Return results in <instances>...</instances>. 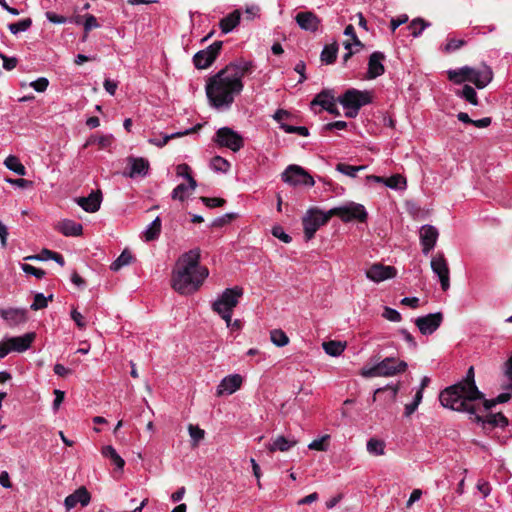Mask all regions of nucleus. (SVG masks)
Here are the masks:
<instances>
[{
	"label": "nucleus",
	"mask_w": 512,
	"mask_h": 512,
	"mask_svg": "<svg viewBox=\"0 0 512 512\" xmlns=\"http://www.w3.org/2000/svg\"><path fill=\"white\" fill-rule=\"evenodd\" d=\"M211 167L215 171L226 172L230 167V163L221 156H215L211 160Z\"/></svg>",
	"instance_id": "obj_50"
},
{
	"label": "nucleus",
	"mask_w": 512,
	"mask_h": 512,
	"mask_svg": "<svg viewBox=\"0 0 512 512\" xmlns=\"http://www.w3.org/2000/svg\"><path fill=\"white\" fill-rule=\"evenodd\" d=\"M477 405L480 407L479 404ZM479 412H481V408H479V410L473 414L475 416V421L477 423H482L484 426L489 425L491 427H506L509 423L508 419L501 412L496 414H488L486 417L481 416Z\"/></svg>",
	"instance_id": "obj_25"
},
{
	"label": "nucleus",
	"mask_w": 512,
	"mask_h": 512,
	"mask_svg": "<svg viewBox=\"0 0 512 512\" xmlns=\"http://www.w3.org/2000/svg\"><path fill=\"white\" fill-rule=\"evenodd\" d=\"M270 339L277 347L286 346L289 343V338L286 333L281 329H274L270 332Z\"/></svg>",
	"instance_id": "obj_38"
},
{
	"label": "nucleus",
	"mask_w": 512,
	"mask_h": 512,
	"mask_svg": "<svg viewBox=\"0 0 512 512\" xmlns=\"http://www.w3.org/2000/svg\"><path fill=\"white\" fill-rule=\"evenodd\" d=\"M201 128H202V124H196L194 127L189 128L183 132H177V133H172V134L160 133L159 137L154 136V137L150 138L149 143L152 145L158 146V147H163L168 143L169 140L196 133Z\"/></svg>",
	"instance_id": "obj_23"
},
{
	"label": "nucleus",
	"mask_w": 512,
	"mask_h": 512,
	"mask_svg": "<svg viewBox=\"0 0 512 512\" xmlns=\"http://www.w3.org/2000/svg\"><path fill=\"white\" fill-rule=\"evenodd\" d=\"M295 440H289L284 436H277L272 443L268 444L267 449L269 452L273 453L275 451L285 452L288 451L291 447L296 445Z\"/></svg>",
	"instance_id": "obj_30"
},
{
	"label": "nucleus",
	"mask_w": 512,
	"mask_h": 512,
	"mask_svg": "<svg viewBox=\"0 0 512 512\" xmlns=\"http://www.w3.org/2000/svg\"><path fill=\"white\" fill-rule=\"evenodd\" d=\"M243 295V289L239 286L227 288L221 296L212 304V310L216 313L233 311L238 305L239 298Z\"/></svg>",
	"instance_id": "obj_10"
},
{
	"label": "nucleus",
	"mask_w": 512,
	"mask_h": 512,
	"mask_svg": "<svg viewBox=\"0 0 512 512\" xmlns=\"http://www.w3.org/2000/svg\"><path fill=\"white\" fill-rule=\"evenodd\" d=\"M21 268L26 274L33 275L38 279H42L46 274L44 270L36 268L30 264H22Z\"/></svg>",
	"instance_id": "obj_57"
},
{
	"label": "nucleus",
	"mask_w": 512,
	"mask_h": 512,
	"mask_svg": "<svg viewBox=\"0 0 512 512\" xmlns=\"http://www.w3.org/2000/svg\"><path fill=\"white\" fill-rule=\"evenodd\" d=\"M474 377V367L471 366L461 381L440 392L441 405L454 411L475 414L479 410L476 401L483 398V393L478 389Z\"/></svg>",
	"instance_id": "obj_2"
},
{
	"label": "nucleus",
	"mask_w": 512,
	"mask_h": 512,
	"mask_svg": "<svg viewBox=\"0 0 512 512\" xmlns=\"http://www.w3.org/2000/svg\"><path fill=\"white\" fill-rule=\"evenodd\" d=\"M242 384V377L239 374H233L226 376L217 387L216 394L217 396H222L223 394H233L236 392Z\"/></svg>",
	"instance_id": "obj_22"
},
{
	"label": "nucleus",
	"mask_w": 512,
	"mask_h": 512,
	"mask_svg": "<svg viewBox=\"0 0 512 512\" xmlns=\"http://www.w3.org/2000/svg\"><path fill=\"white\" fill-rule=\"evenodd\" d=\"M465 43L466 42L463 39L450 38L448 39L446 45L444 46L443 51L445 53H451L453 51L460 49L462 46L465 45Z\"/></svg>",
	"instance_id": "obj_55"
},
{
	"label": "nucleus",
	"mask_w": 512,
	"mask_h": 512,
	"mask_svg": "<svg viewBox=\"0 0 512 512\" xmlns=\"http://www.w3.org/2000/svg\"><path fill=\"white\" fill-rule=\"evenodd\" d=\"M112 142L111 136H101V137H90L84 147L97 143L100 148L108 147Z\"/></svg>",
	"instance_id": "obj_52"
},
{
	"label": "nucleus",
	"mask_w": 512,
	"mask_h": 512,
	"mask_svg": "<svg viewBox=\"0 0 512 512\" xmlns=\"http://www.w3.org/2000/svg\"><path fill=\"white\" fill-rule=\"evenodd\" d=\"M366 166H353L346 163H338L336 165V170L344 175L350 176V177H356V173L360 170L365 169Z\"/></svg>",
	"instance_id": "obj_42"
},
{
	"label": "nucleus",
	"mask_w": 512,
	"mask_h": 512,
	"mask_svg": "<svg viewBox=\"0 0 512 512\" xmlns=\"http://www.w3.org/2000/svg\"><path fill=\"white\" fill-rule=\"evenodd\" d=\"M200 257V249L194 248L178 258L171 276V286L176 292L190 295L202 286L209 275V270L200 265Z\"/></svg>",
	"instance_id": "obj_1"
},
{
	"label": "nucleus",
	"mask_w": 512,
	"mask_h": 512,
	"mask_svg": "<svg viewBox=\"0 0 512 512\" xmlns=\"http://www.w3.org/2000/svg\"><path fill=\"white\" fill-rule=\"evenodd\" d=\"M49 85V81L45 77H40L31 83V86L37 92H44Z\"/></svg>",
	"instance_id": "obj_64"
},
{
	"label": "nucleus",
	"mask_w": 512,
	"mask_h": 512,
	"mask_svg": "<svg viewBox=\"0 0 512 512\" xmlns=\"http://www.w3.org/2000/svg\"><path fill=\"white\" fill-rule=\"evenodd\" d=\"M84 31L87 34L90 30L99 27V24L97 22V19L92 14H87L85 16V22H84Z\"/></svg>",
	"instance_id": "obj_63"
},
{
	"label": "nucleus",
	"mask_w": 512,
	"mask_h": 512,
	"mask_svg": "<svg viewBox=\"0 0 512 512\" xmlns=\"http://www.w3.org/2000/svg\"><path fill=\"white\" fill-rule=\"evenodd\" d=\"M162 223L159 217L153 220L149 227L144 231L143 237L145 241L150 242L158 239L161 233Z\"/></svg>",
	"instance_id": "obj_31"
},
{
	"label": "nucleus",
	"mask_w": 512,
	"mask_h": 512,
	"mask_svg": "<svg viewBox=\"0 0 512 512\" xmlns=\"http://www.w3.org/2000/svg\"><path fill=\"white\" fill-rule=\"evenodd\" d=\"M272 235L284 243H290L292 241L291 236L284 232L281 226H275L272 229Z\"/></svg>",
	"instance_id": "obj_60"
},
{
	"label": "nucleus",
	"mask_w": 512,
	"mask_h": 512,
	"mask_svg": "<svg viewBox=\"0 0 512 512\" xmlns=\"http://www.w3.org/2000/svg\"><path fill=\"white\" fill-rule=\"evenodd\" d=\"M55 255V252L49 249L44 248L40 254L31 255L25 258V260H49Z\"/></svg>",
	"instance_id": "obj_59"
},
{
	"label": "nucleus",
	"mask_w": 512,
	"mask_h": 512,
	"mask_svg": "<svg viewBox=\"0 0 512 512\" xmlns=\"http://www.w3.org/2000/svg\"><path fill=\"white\" fill-rule=\"evenodd\" d=\"M36 338L34 332L26 333L22 336L6 338L7 344H9L11 352H24L28 350Z\"/></svg>",
	"instance_id": "obj_20"
},
{
	"label": "nucleus",
	"mask_w": 512,
	"mask_h": 512,
	"mask_svg": "<svg viewBox=\"0 0 512 512\" xmlns=\"http://www.w3.org/2000/svg\"><path fill=\"white\" fill-rule=\"evenodd\" d=\"M53 300V295H49L48 297H45L42 293H37L34 296V301L31 304L30 308L34 311L46 308L48 305V301Z\"/></svg>",
	"instance_id": "obj_44"
},
{
	"label": "nucleus",
	"mask_w": 512,
	"mask_h": 512,
	"mask_svg": "<svg viewBox=\"0 0 512 512\" xmlns=\"http://www.w3.org/2000/svg\"><path fill=\"white\" fill-rule=\"evenodd\" d=\"M439 233L432 225H424L420 229V242L423 247L422 251L427 255L436 245Z\"/></svg>",
	"instance_id": "obj_17"
},
{
	"label": "nucleus",
	"mask_w": 512,
	"mask_h": 512,
	"mask_svg": "<svg viewBox=\"0 0 512 512\" xmlns=\"http://www.w3.org/2000/svg\"><path fill=\"white\" fill-rule=\"evenodd\" d=\"M188 190V186L184 183L177 185L172 191V199L184 201L186 199V192Z\"/></svg>",
	"instance_id": "obj_56"
},
{
	"label": "nucleus",
	"mask_w": 512,
	"mask_h": 512,
	"mask_svg": "<svg viewBox=\"0 0 512 512\" xmlns=\"http://www.w3.org/2000/svg\"><path fill=\"white\" fill-rule=\"evenodd\" d=\"M280 128L289 134H299L301 136L307 137L309 135L308 128L304 126H292L289 124L281 123Z\"/></svg>",
	"instance_id": "obj_48"
},
{
	"label": "nucleus",
	"mask_w": 512,
	"mask_h": 512,
	"mask_svg": "<svg viewBox=\"0 0 512 512\" xmlns=\"http://www.w3.org/2000/svg\"><path fill=\"white\" fill-rule=\"evenodd\" d=\"M57 230L65 236H80L83 233V226L73 220L64 219L57 224Z\"/></svg>",
	"instance_id": "obj_29"
},
{
	"label": "nucleus",
	"mask_w": 512,
	"mask_h": 512,
	"mask_svg": "<svg viewBox=\"0 0 512 512\" xmlns=\"http://www.w3.org/2000/svg\"><path fill=\"white\" fill-rule=\"evenodd\" d=\"M255 69L256 65L252 61H248L243 58H240L223 68V70L226 71L232 79H237L239 81H242L243 77L252 74Z\"/></svg>",
	"instance_id": "obj_13"
},
{
	"label": "nucleus",
	"mask_w": 512,
	"mask_h": 512,
	"mask_svg": "<svg viewBox=\"0 0 512 512\" xmlns=\"http://www.w3.org/2000/svg\"><path fill=\"white\" fill-rule=\"evenodd\" d=\"M398 390V386H387L383 388H378L374 392L373 400L375 401L376 398L379 397L381 394L387 393L388 400L390 402H394L398 394Z\"/></svg>",
	"instance_id": "obj_43"
},
{
	"label": "nucleus",
	"mask_w": 512,
	"mask_h": 512,
	"mask_svg": "<svg viewBox=\"0 0 512 512\" xmlns=\"http://www.w3.org/2000/svg\"><path fill=\"white\" fill-rule=\"evenodd\" d=\"M385 59V55L382 52H373L368 61L367 78L375 79L384 74L385 68L382 61Z\"/></svg>",
	"instance_id": "obj_21"
},
{
	"label": "nucleus",
	"mask_w": 512,
	"mask_h": 512,
	"mask_svg": "<svg viewBox=\"0 0 512 512\" xmlns=\"http://www.w3.org/2000/svg\"><path fill=\"white\" fill-rule=\"evenodd\" d=\"M441 312L431 313L415 319V325L423 335L433 334L443 322Z\"/></svg>",
	"instance_id": "obj_14"
},
{
	"label": "nucleus",
	"mask_w": 512,
	"mask_h": 512,
	"mask_svg": "<svg viewBox=\"0 0 512 512\" xmlns=\"http://www.w3.org/2000/svg\"><path fill=\"white\" fill-rule=\"evenodd\" d=\"M447 76L455 84L468 81L472 82L478 89H483L492 81L493 72L488 66H484L482 69L464 66L458 70L447 71Z\"/></svg>",
	"instance_id": "obj_4"
},
{
	"label": "nucleus",
	"mask_w": 512,
	"mask_h": 512,
	"mask_svg": "<svg viewBox=\"0 0 512 512\" xmlns=\"http://www.w3.org/2000/svg\"><path fill=\"white\" fill-rule=\"evenodd\" d=\"M456 94L461 96L472 105H478V97L475 89L470 85H464L461 91H457Z\"/></svg>",
	"instance_id": "obj_39"
},
{
	"label": "nucleus",
	"mask_w": 512,
	"mask_h": 512,
	"mask_svg": "<svg viewBox=\"0 0 512 512\" xmlns=\"http://www.w3.org/2000/svg\"><path fill=\"white\" fill-rule=\"evenodd\" d=\"M75 201L84 211L94 213L100 209L102 192L100 190L92 191L87 197H78Z\"/></svg>",
	"instance_id": "obj_19"
},
{
	"label": "nucleus",
	"mask_w": 512,
	"mask_h": 512,
	"mask_svg": "<svg viewBox=\"0 0 512 512\" xmlns=\"http://www.w3.org/2000/svg\"><path fill=\"white\" fill-rule=\"evenodd\" d=\"M407 367L408 365L405 361H400L394 357H386L373 367L362 370V375L364 377L394 376L405 372Z\"/></svg>",
	"instance_id": "obj_5"
},
{
	"label": "nucleus",
	"mask_w": 512,
	"mask_h": 512,
	"mask_svg": "<svg viewBox=\"0 0 512 512\" xmlns=\"http://www.w3.org/2000/svg\"><path fill=\"white\" fill-rule=\"evenodd\" d=\"M476 404L480 405L481 411H488L492 409L494 406H496L498 403L496 402V399H485V395L483 394V398H479L476 401Z\"/></svg>",
	"instance_id": "obj_62"
},
{
	"label": "nucleus",
	"mask_w": 512,
	"mask_h": 512,
	"mask_svg": "<svg viewBox=\"0 0 512 512\" xmlns=\"http://www.w3.org/2000/svg\"><path fill=\"white\" fill-rule=\"evenodd\" d=\"M329 216H337L343 222L357 220L363 223L367 221L368 213L362 204L350 202L348 205L330 209Z\"/></svg>",
	"instance_id": "obj_7"
},
{
	"label": "nucleus",
	"mask_w": 512,
	"mask_h": 512,
	"mask_svg": "<svg viewBox=\"0 0 512 512\" xmlns=\"http://www.w3.org/2000/svg\"><path fill=\"white\" fill-rule=\"evenodd\" d=\"M322 347L324 351L330 356H339L343 353L346 347L345 342L330 340L323 342Z\"/></svg>",
	"instance_id": "obj_34"
},
{
	"label": "nucleus",
	"mask_w": 512,
	"mask_h": 512,
	"mask_svg": "<svg viewBox=\"0 0 512 512\" xmlns=\"http://www.w3.org/2000/svg\"><path fill=\"white\" fill-rule=\"evenodd\" d=\"M32 25V19L31 18H25L22 19L16 23H11L8 25V28L11 33L17 34L22 31L28 30Z\"/></svg>",
	"instance_id": "obj_45"
},
{
	"label": "nucleus",
	"mask_w": 512,
	"mask_h": 512,
	"mask_svg": "<svg viewBox=\"0 0 512 512\" xmlns=\"http://www.w3.org/2000/svg\"><path fill=\"white\" fill-rule=\"evenodd\" d=\"M237 217H238V214H236V213H226L223 216L216 218L212 222V226L213 227H223V226L229 224L230 222H232L233 220H235Z\"/></svg>",
	"instance_id": "obj_54"
},
{
	"label": "nucleus",
	"mask_w": 512,
	"mask_h": 512,
	"mask_svg": "<svg viewBox=\"0 0 512 512\" xmlns=\"http://www.w3.org/2000/svg\"><path fill=\"white\" fill-rule=\"evenodd\" d=\"M431 269L439 277L442 290L447 291L450 287V270L443 254L432 258Z\"/></svg>",
	"instance_id": "obj_15"
},
{
	"label": "nucleus",
	"mask_w": 512,
	"mask_h": 512,
	"mask_svg": "<svg viewBox=\"0 0 512 512\" xmlns=\"http://www.w3.org/2000/svg\"><path fill=\"white\" fill-rule=\"evenodd\" d=\"M133 256L128 250H124L119 257L111 264L110 268L113 271L120 270L123 266L132 262Z\"/></svg>",
	"instance_id": "obj_37"
},
{
	"label": "nucleus",
	"mask_w": 512,
	"mask_h": 512,
	"mask_svg": "<svg viewBox=\"0 0 512 512\" xmlns=\"http://www.w3.org/2000/svg\"><path fill=\"white\" fill-rule=\"evenodd\" d=\"M281 179L290 186H313L315 184L313 177L304 168L296 164L289 165L281 174Z\"/></svg>",
	"instance_id": "obj_8"
},
{
	"label": "nucleus",
	"mask_w": 512,
	"mask_h": 512,
	"mask_svg": "<svg viewBox=\"0 0 512 512\" xmlns=\"http://www.w3.org/2000/svg\"><path fill=\"white\" fill-rule=\"evenodd\" d=\"M240 20L241 13L238 9H236L219 21V28L223 34L230 33L239 25Z\"/></svg>",
	"instance_id": "obj_28"
},
{
	"label": "nucleus",
	"mask_w": 512,
	"mask_h": 512,
	"mask_svg": "<svg viewBox=\"0 0 512 512\" xmlns=\"http://www.w3.org/2000/svg\"><path fill=\"white\" fill-rule=\"evenodd\" d=\"M102 455L109 458L112 463L120 470L125 466L124 459L116 452L115 448L111 445L104 446L102 448Z\"/></svg>",
	"instance_id": "obj_32"
},
{
	"label": "nucleus",
	"mask_w": 512,
	"mask_h": 512,
	"mask_svg": "<svg viewBox=\"0 0 512 512\" xmlns=\"http://www.w3.org/2000/svg\"><path fill=\"white\" fill-rule=\"evenodd\" d=\"M243 82L232 79L223 69L208 78L206 83V96L211 106L219 109L230 107L235 96L243 90Z\"/></svg>",
	"instance_id": "obj_3"
},
{
	"label": "nucleus",
	"mask_w": 512,
	"mask_h": 512,
	"mask_svg": "<svg viewBox=\"0 0 512 512\" xmlns=\"http://www.w3.org/2000/svg\"><path fill=\"white\" fill-rule=\"evenodd\" d=\"M91 495L85 487L78 488L74 493L65 498L64 504L67 510L74 508L77 503L87 506L90 502Z\"/></svg>",
	"instance_id": "obj_24"
},
{
	"label": "nucleus",
	"mask_w": 512,
	"mask_h": 512,
	"mask_svg": "<svg viewBox=\"0 0 512 512\" xmlns=\"http://www.w3.org/2000/svg\"><path fill=\"white\" fill-rule=\"evenodd\" d=\"M200 200L203 202V204L208 208H216V207H222L226 200L219 197H200Z\"/></svg>",
	"instance_id": "obj_53"
},
{
	"label": "nucleus",
	"mask_w": 512,
	"mask_h": 512,
	"mask_svg": "<svg viewBox=\"0 0 512 512\" xmlns=\"http://www.w3.org/2000/svg\"><path fill=\"white\" fill-rule=\"evenodd\" d=\"M338 44L336 42L325 45L321 52V61L325 64H333L337 59Z\"/></svg>",
	"instance_id": "obj_33"
},
{
	"label": "nucleus",
	"mask_w": 512,
	"mask_h": 512,
	"mask_svg": "<svg viewBox=\"0 0 512 512\" xmlns=\"http://www.w3.org/2000/svg\"><path fill=\"white\" fill-rule=\"evenodd\" d=\"M337 101L346 109H360L372 102V96L369 91H360L350 88L338 97Z\"/></svg>",
	"instance_id": "obj_9"
},
{
	"label": "nucleus",
	"mask_w": 512,
	"mask_h": 512,
	"mask_svg": "<svg viewBox=\"0 0 512 512\" xmlns=\"http://www.w3.org/2000/svg\"><path fill=\"white\" fill-rule=\"evenodd\" d=\"M395 275L396 269L393 266L382 264H374L366 271V276L374 282H381L393 278Z\"/></svg>",
	"instance_id": "obj_18"
},
{
	"label": "nucleus",
	"mask_w": 512,
	"mask_h": 512,
	"mask_svg": "<svg viewBox=\"0 0 512 512\" xmlns=\"http://www.w3.org/2000/svg\"><path fill=\"white\" fill-rule=\"evenodd\" d=\"M329 438H330L329 435H325V436L321 437L320 439L313 440L308 445V448L311 450H316V451H326L328 449L327 442H328Z\"/></svg>",
	"instance_id": "obj_51"
},
{
	"label": "nucleus",
	"mask_w": 512,
	"mask_h": 512,
	"mask_svg": "<svg viewBox=\"0 0 512 512\" xmlns=\"http://www.w3.org/2000/svg\"><path fill=\"white\" fill-rule=\"evenodd\" d=\"M344 34L351 38V40H352L351 44H352V46L354 45L355 47H357V51H360L361 49L364 48V44L359 40L358 36L356 35L353 25H351V24L347 25L344 30Z\"/></svg>",
	"instance_id": "obj_49"
},
{
	"label": "nucleus",
	"mask_w": 512,
	"mask_h": 512,
	"mask_svg": "<svg viewBox=\"0 0 512 512\" xmlns=\"http://www.w3.org/2000/svg\"><path fill=\"white\" fill-rule=\"evenodd\" d=\"M297 25L304 31L316 33L321 26V19L313 11H301L294 17Z\"/></svg>",
	"instance_id": "obj_16"
},
{
	"label": "nucleus",
	"mask_w": 512,
	"mask_h": 512,
	"mask_svg": "<svg viewBox=\"0 0 512 512\" xmlns=\"http://www.w3.org/2000/svg\"><path fill=\"white\" fill-rule=\"evenodd\" d=\"M223 42L215 41L206 49L198 51L193 56V64L197 69H206L210 67L217 59L222 49Z\"/></svg>",
	"instance_id": "obj_12"
},
{
	"label": "nucleus",
	"mask_w": 512,
	"mask_h": 512,
	"mask_svg": "<svg viewBox=\"0 0 512 512\" xmlns=\"http://www.w3.org/2000/svg\"><path fill=\"white\" fill-rule=\"evenodd\" d=\"M4 164L9 170L15 172L16 174H18L20 176L26 175L25 166L20 162L18 157L14 156V155L8 156L5 159Z\"/></svg>",
	"instance_id": "obj_35"
},
{
	"label": "nucleus",
	"mask_w": 512,
	"mask_h": 512,
	"mask_svg": "<svg viewBox=\"0 0 512 512\" xmlns=\"http://www.w3.org/2000/svg\"><path fill=\"white\" fill-rule=\"evenodd\" d=\"M334 101V96L331 94V92L329 90H323L315 96L311 102V106L313 107L315 105H319L325 110V107Z\"/></svg>",
	"instance_id": "obj_36"
},
{
	"label": "nucleus",
	"mask_w": 512,
	"mask_h": 512,
	"mask_svg": "<svg viewBox=\"0 0 512 512\" xmlns=\"http://www.w3.org/2000/svg\"><path fill=\"white\" fill-rule=\"evenodd\" d=\"M214 142L221 147H226L233 152L239 151L244 146L243 137L229 127L219 128L214 137Z\"/></svg>",
	"instance_id": "obj_11"
},
{
	"label": "nucleus",
	"mask_w": 512,
	"mask_h": 512,
	"mask_svg": "<svg viewBox=\"0 0 512 512\" xmlns=\"http://www.w3.org/2000/svg\"><path fill=\"white\" fill-rule=\"evenodd\" d=\"M331 216L329 211L324 213L319 208H310L302 219L304 235L307 241L311 240L316 231L323 225L327 224Z\"/></svg>",
	"instance_id": "obj_6"
},
{
	"label": "nucleus",
	"mask_w": 512,
	"mask_h": 512,
	"mask_svg": "<svg viewBox=\"0 0 512 512\" xmlns=\"http://www.w3.org/2000/svg\"><path fill=\"white\" fill-rule=\"evenodd\" d=\"M382 316L391 322H400L402 320L401 314L390 307H385Z\"/></svg>",
	"instance_id": "obj_58"
},
{
	"label": "nucleus",
	"mask_w": 512,
	"mask_h": 512,
	"mask_svg": "<svg viewBox=\"0 0 512 512\" xmlns=\"http://www.w3.org/2000/svg\"><path fill=\"white\" fill-rule=\"evenodd\" d=\"M128 162L131 164L130 171L125 173L126 176L134 178L136 176H145L149 170V161L142 157H129Z\"/></svg>",
	"instance_id": "obj_27"
},
{
	"label": "nucleus",
	"mask_w": 512,
	"mask_h": 512,
	"mask_svg": "<svg viewBox=\"0 0 512 512\" xmlns=\"http://www.w3.org/2000/svg\"><path fill=\"white\" fill-rule=\"evenodd\" d=\"M384 447H385L384 442L381 441V440L375 439V438H371L367 442V450H368V452L371 453V454H374V455H383L384 454Z\"/></svg>",
	"instance_id": "obj_47"
},
{
	"label": "nucleus",
	"mask_w": 512,
	"mask_h": 512,
	"mask_svg": "<svg viewBox=\"0 0 512 512\" xmlns=\"http://www.w3.org/2000/svg\"><path fill=\"white\" fill-rule=\"evenodd\" d=\"M1 317L7 321L10 326L24 323L27 320V311L25 309L9 308L0 311Z\"/></svg>",
	"instance_id": "obj_26"
},
{
	"label": "nucleus",
	"mask_w": 512,
	"mask_h": 512,
	"mask_svg": "<svg viewBox=\"0 0 512 512\" xmlns=\"http://www.w3.org/2000/svg\"><path fill=\"white\" fill-rule=\"evenodd\" d=\"M189 435L191 437L192 446L197 447L199 442L204 439L205 431L198 426L189 424L188 426Z\"/></svg>",
	"instance_id": "obj_41"
},
{
	"label": "nucleus",
	"mask_w": 512,
	"mask_h": 512,
	"mask_svg": "<svg viewBox=\"0 0 512 512\" xmlns=\"http://www.w3.org/2000/svg\"><path fill=\"white\" fill-rule=\"evenodd\" d=\"M385 185L389 188L401 189L406 186V179L400 174H395L389 178H385Z\"/></svg>",
	"instance_id": "obj_46"
},
{
	"label": "nucleus",
	"mask_w": 512,
	"mask_h": 512,
	"mask_svg": "<svg viewBox=\"0 0 512 512\" xmlns=\"http://www.w3.org/2000/svg\"><path fill=\"white\" fill-rule=\"evenodd\" d=\"M0 58L3 60V68L7 71H11L17 66L18 59L15 57H8L0 52Z\"/></svg>",
	"instance_id": "obj_61"
},
{
	"label": "nucleus",
	"mask_w": 512,
	"mask_h": 512,
	"mask_svg": "<svg viewBox=\"0 0 512 512\" xmlns=\"http://www.w3.org/2000/svg\"><path fill=\"white\" fill-rule=\"evenodd\" d=\"M428 26H430L429 22L422 18H415L410 22L408 29L411 31L413 37H418Z\"/></svg>",
	"instance_id": "obj_40"
}]
</instances>
